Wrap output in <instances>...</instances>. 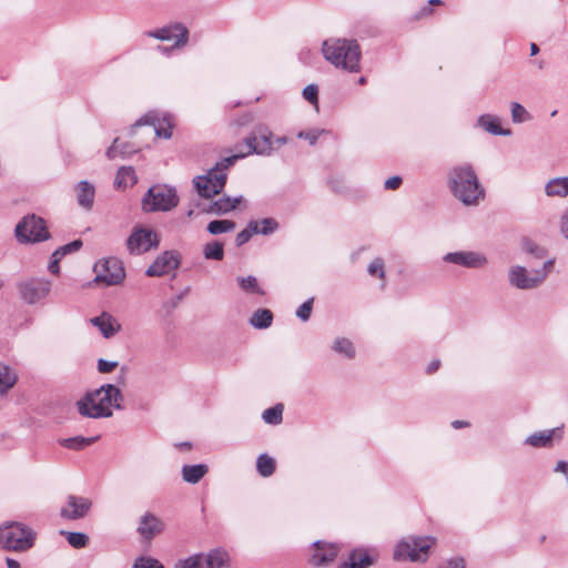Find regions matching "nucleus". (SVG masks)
I'll list each match as a JSON object with an SVG mask.
<instances>
[{
  "label": "nucleus",
  "instance_id": "nucleus-1",
  "mask_svg": "<svg viewBox=\"0 0 568 568\" xmlns=\"http://www.w3.org/2000/svg\"><path fill=\"white\" fill-rule=\"evenodd\" d=\"M273 134L267 129L261 130L258 136L251 134L243 141V145H236V153L226 156L211 168L205 175L196 176L193 180L194 186L200 196L211 199L220 194L226 183L227 170L239 159L250 154L271 155L274 151Z\"/></svg>",
  "mask_w": 568,
  "mask_h": 568
},
{
  "label": "nucleus",
  "instance_id": "nucleus-2",
  "mask_svg": "<svg viewBox=\"0 0 568 568\" xmlns=\"http://www.w3.org/2000/svg\"><path fill=\"white\" fill-rule=\"evenodd\" d=\"M123 395L113 384L102 385L100 388L88 392L77 402L80 415L89 418L111 417L113 408L121 409Z\"/></svg>",
  "mask_w": 568,
  "mask_h": 568
},
{
  "label": "nucleus",
  "instance_id": "nucleus-3",
  "mask_svg": "<svg viewBox=\"0 0 568 568\" xmlns=\"http://www.w3.org/2000/svg\"><path fill=\"white\" fill-rule=\"evenodd\" d=\"M448 186L453 195L464 205L471 206L485 197V189L479 183L477 174L468 163L453 166L447 175Z\"/></svg>",
  "mask_w": 568,
  "mask_h": 568
},
{
  "label": "nucleus",
  "instance_id": "nucleus-4",
  "mask_svg": "<svg viewBox=\"0 0 568 568\" xmlns=\"http://www.w3.org/2000/svg\"><path fill=\"white\" fill-rule=\"evenodd\" d=\"M322 52L324 58L336 68L348 72L361 70V47L356 40L331 38L323 42Z\"/></svg>",
  "mask_w": 568,
  "mask_h": 568
},
{
  "label": "nucleus",
  "instance_id": "nucleus-5",
  "mask_svg": "<svg viewBox=\"0 0 568 568\" xmlns=\"http://www.w3.org/2000/svg\"><path fill=\"white\" fill-rule=\"evenodd\" d=\"M437 539L433 536H406L395 546L393 559L396 561L425 562Z\"/></svg>",
  "mask_w": 568,
  "mask_h": 568
},
{
  "label": "nucleus",
  "instance_id": "nucleus-6",
  "mask_svg": "<svg viewBox=\"0 0 568 568\" xmlns=\"http://www.w3.org/2000/svg\"><path fill=\"white\" fill-rule=\"evenodd\" d=\"M36 534L21 523L0 526V546L9 551H27L34 545Z\"/></svg>",
  "mask_w": 568,
  "mask_h": 568
},
{
  "label": "nucleus",
  "instance_id": "nucleus-7",
  "mask_svg": "<svg viewBox=\"0 0 568 568\" xmlns=\"http://www.w3.org/2000/svg\"><path fill=\"white\" fill-rule=\"evenodd\" d=\"M555 264L554 258L542 262L540 268H532L530 272L521 265L511 266L508 271L509 284L518 290H532L544 283Z\"/></svg>",
  "mask_w": 568,
  "mask_h": 568
},
{
  "label": "nucleus",
  "instance_id": "nucleus-8",
  "mask_svg": "<svg viewBox=\"0 0 568 568\" xmlns=\"http://www.w3.org/2000/svg\"><path fill=\"white\" fill-rule=\"evenodd\" d=\"M179 204V197L173 187L166 185H153L144 194L142 199V211L150 212H168Z\"/></svg>",
  "mask_w": 568,
  "mask_h": 568
},
{
  "label": "nucleus",
  "instance_id": "nucleus-9",
  "mask_svg": "<svg viewBox=\"0 0 568 568\" xmlns=\"http://www.w3.org/2000/svg\"><path fill=\"white\" fill-rule=\"evenodd\" d=\"M14 234L19 243H40L50 239L45 221L36 214L24 216L16 225Z\"/></svg>",
  "mask_w": 568,
  "mask_h": 568
},
{
  "label": "nucleus",
  "instance_id": "nucleus-10",
  "mask_svg": "<svg viewBox=\"0 0 568 568\" xmlns=\"http://www.w3.org/2000/svg\"><path fill=\"white\" fill-rule=\"evenodd\" d=\"M94 282L104 283L108 286L119 285L125 278V270L122 261L116 257H108L94 264Z\"/></svg>",
  "mask_w": 568,
  "mask_h": 568
},
{
  "label": "nucleus",
  "instance_id": "nucleus-11",
  "mask_svg": "<svg viewBox=\"0 0 568 568\" xmlns=\"http://www.w3.org/2000/svg\"><path fill=\"white\" fill-rule=\"evenodd\" d=\"M229 555L225 550L213 549L209 554H196L175 564V568H227Z\"/></svg>",
  "mask_w": 568,
  "mask_h": 568
},
{
  "label": "nucleus",
  "instance_id": "nucleus-12",
  "mask_svg": "<svg viewBox=\"0 0 568 568\" xmlns=\"http://www.w3.org/2000/svg\"><path fill=\"white\" fill-rule=\"evenodd\" d=\"M160 240L155 231L143 226H134L126 240L130 254L140 255L152 248H158Z\"/></svg>",
  "mask_w": 568,
  "mask_h": 568
},
{
  "label": "nucleus",
  "instance_id": "nucleus-13",
  "mask_svg": "<svg viewBox=\"0 0 568 568\" xmlns=\"http://www.w3.org/2000/svg\"><path fill=\"white\" fill-rule=\"evenodd\" d=\"M18 290L21 298L29 305L42 302L51 292V282L43 278H30L20 282Z\"/></svg>",
  "mask_w": 568,
  "mask_h": 568
},
{
  "label": "nucleus",
  "instance_id": "nucleus-14",
  "mask_svg": "<svg viewBox=\"0 0 568 568\" xmlns=\"http://www.w3.org/2000/svg\"><path fill=\"white\" fill-rule=\"evenodd\" d=\"M141 125H150L159 138L170 139L172 136L173 123L170 114H160L158 111L149 112L134 123L132 131Z\"/></svg>",
  "mask_w": 568,
  "mask_h": 568
},
{
  "label": "nucleus",
  "instance_id": "nucleus-15",
  "mask_svg": "<svg viewBox=\"0 0 568 568\" xmlns=\"http://www.w3.org/2000/svg\"><path fill=\"white\" fill-rule=\"evenodd\" d=\"M443 262L465 268H484L488 264L487 256L478 251H455L443 256Z\"/></svg>",
  "mask_w": 568,
  "mask_h": 568
},
{
  "label": "nucleus",
  "instance_id": "nucleus-16",
  "mask_svg": "<svg viewBox=\"0 0 568 568\" xmlns=\"http://www.w3.org/2000/svg\"><path fill=\"white\" fill-rule=\"evenodd\" d=\"M145 36L161 40L174 41V47H184L189 39V30L182 23L164 26L158 30L148 31Z\"/></svg>",
  "mask_w": 568,
  "mask_h": 568
},
{
  "label": "nucleus",
  "instance_id": "nucleus-17",
  "mask_svg": "<svg viewBox=\"0 0 568 568\" xmlns=\"http://www.w3.org/2000/svg\"><path fill=\"white\" fill-rule=\"evenodd\" d=\"M180 255L175 251H165L160 254L146 268L145 275L150 277L163 276L180 266Z\"/></svg>",
  "mask_w": 568,
  "mask_h": 568
},
{
  "label": "nucleus",
  "instance_id": "nucleus-18",
  "mask_svg": "<svg viewBox=\"0 0 568 568\" xmlns=\"http://www.w3.org/2000/svg\"><path fill=\"white\" fill-rule=\"evenodd\" d=\"M92 501L85 497L69 495L60 509V516L68 520L83 518L91 509Z\"/></svg>",
  "mask_w": 568,
  "mask_h": 568
},
{
  "label": "nucleus",
  "instance_id": "nucleus-19",
  "mask_svg": "<svg viewBox=\"0 0 568 568\" xmlns=\"http://www.w3.org/2000/svg\"><path fill=\"white\" fill-rule=\"evenodd\" d=\"M242 196H222L215 201H210L209 203H199L197 207L202 213L212 215H224L235 210L237 205L242 202Z\"/></svg>",
  "mask_w": 568,
  "mask_h": 568
},
{
  "label": "nucleus",
  "instance_id": "nucleus-20",
  "mask_svg": "<svg viewBox=\"0 0 568 568\" xmlns=\"http://www.w3.org/2000/svg\"><path fill=\"white\" fill-rule=\"evenodd\" d=\"M339 551V548L335 544H328L325 541H315L313 544V552L310 561L312 565L321 567L326 566L335 560Z\"/></svg>",
  "mask_w": 568,
  "mask_h": 568
},
{
  "label": "nucleus",
  "instance_id": "nucleus-21",
  "mask_svg": "<svg viewBox=\"0 0 568 568\" xmlns=\"http://www.w3.org/2000/svg\"><path fill=\"white\" fill-rule=\"evenodd\" d=\"M164 529L163 521L152 513L144 514L139 523L138 532L144 539H152L154 536L161 534Z\"/></svg>",
  "mask_w": 568,
  "mask_h": 568
},
{
  "label": "nucleus",
  "instance_id": "nucleus-22",
  "mask_svg": "<svg viewBox=\"0 0 568 568\" xmlns=\"http://www.w3.org/2000/svg\"><path fill=\"white\" fill-rule=\"evenodd\" d=\"M562 437V429L560 427H556L548 430H541L536 432L531 435H529L525 439V445L531 446V447H550L552 445V440L555 438L561 439Z\"/></svg>",
  "mask_w": 568,
  "mask_h": 568
},
{
  "label": "nucleus",
  "instance_id": "nucleus-23",
  "mask_svg": "<svg viewBox=\"0 0 568 568\" xmlns=\"http://www.w3.org/2000/svg\"><path fill=\"white\" fill-rule=\"evenodd\" d=\"M90 323L100 331L104 338H111L121 329L116 320L106 312L90 318Z\"/></svg>",
  "mask_w": 568,
  "mask_h": 568
},
{
  "label": "nucleus",
  "instance_id": "nucleus-24",
  "mask_svg": "<svg viewBox=\"0 0 568 568\" xmlns=\"http://www.w3.org/2000/svg\"><path fill=\"white\" fill-rule=\"evenodd\" d=\"M375 561L376 556L372 555V550L356 548L349 554L348 561L343 562L339 568H367Z\"/></svg>",
  "mask_w": 568,
  "mask_h": 568
},
{
  "label": "nucleus",
  "instance_id": "nucleus-25",
  "mask_svg": "<svg viewBox=\"0 0 568 568\" xmlns=\"http://www.w3.org/2000/svg\"><path fill=\"white\" fill-rule=\"evenodd\" d=\"M78 204L89 211L92 209L95 196V187L88 181H80L75 187Z\"/></svg>",
  "mask_w": 568,
  "mask_h": 568
},
{
  "label": "nucleus",
  "instance_id": "nucleus-26",
  "mask_svg": "<svg viewBox=\"0 0 568 568\" xmlns=\"http://www.w3.org/2000/svg\"><path fill=\"white\" fill-rule=\"evenodd\" d=\"M478 125L486 132L494 135L508 136L511 134L510 129H503L499 119L490 114H483L478 118Z\"/></svg>",
  "mask_w": 568,
  "mask_h": 568
},
{
  "label": "nucleus",
  "instance_id": "nucleus-27",
  "mask_svg": "<svg viewBox=\"0 0 568 568\" xmlns=\"http://www.w3.org/2000/svg\"><path fill=\"white\" fill-rule=\"evenodd\" d=\"M236 283L245 294L258 296H264L266 294L265 290L260 285L258 280L253 275L237 276Z\"/></svg>",
  "mask_w": 568,
  "mask_h": 568
},
{
  "label": "nucleus",
  "instance_id": "nucleus-28",
  "mask_svg": "<svg viewBox=\"0 0 568 568\" xmlns=\"http://www.w3.org/2000/svg\"><path fill=\"white\" fill-rule=\"evenodd\" d=\"M545 193L547 196L565 197L568 195V176L554 178L545 185Z\"/></svg>",
  "mask_w": 568,
  "mask_h": 568
},
{
  "label": "nucleus",
  "instance_id": "nucleus-29",
  "mask_svg": "<svg viewBox=\"0 0 568 568\" xmlns=\"http://www.w3.org/2000/svg\"><path fill=\"white\" fill-rule=\"evenodd\" d=\"M207 470L209 467L205 464L184 465L182 467V478L189 484H197Z\"/></svg>",
  "mask_w": 568,
  "mask_h": 568
},
{
  "label": "nucleus",
  "instance_id": "nucleus-30",
  "mask_svg": "<svg viewBox=\"0 0 568 568\" xmlns=\"http://www.w3.org/2000/svg\"><path fill=\"white\" fill-rule=\"evenodd\" d=\"M138 148L128 142H121L120 139H114L112 145L106 150V156L113 160L118 156L125 158L132 153L138 152Z\"/></svg>",
  "mask_w": 568,
  "mask_h": 568
},
{
  "label": "nucleus",
  "instance_id": "nucleus-31",
  "mask_svg": "<svg viewBox=\"0 0 568 568\" xmlns=\"http://www.w3.org/2000/svg\"><path fill=\"white\" fill-rule=\"evenodd\" d=\"M332 349L346 359H354L356 356L354 343L346 337H336L333 342Z\"/></svg>",
  "mask_w": 568,
  "mask_h": 568
},
{
  "label": "nucleus",
  "instance_id": "nucleus-32",
  "mask_svg": "<svg viewBox=\"0 0 568 568\" xmlns=\"http://www.w3.org/2000/svg\"><path fill=\"white\" fill-rule=\"evenodd\" d=\"M98 438H99V436H95V437L74 436V437L59 439V444L67 449L82 450L85 447L93 444Z\"/></svg>",
  "mask_w": 568,
  "mask_h": 568
},
{
  "label": "nucleus",
  "instance_id": "nucleus-33",
  "mask_svg": "<svg viewBox=\"0 0 568 568\" xmlns=\"http://www.w3.org/2000/svg\"><path fill=\"white\" fill-rule=\"evenodd\" d=\"M138 182L135 171L131 166H122L118 170L114 184L119 189L133 186Z\"/></svg>",
  "mask_w": 568,
  "mask_h": 568
},
{
  "label": "nucleus",
  "instance_id": "nucleus-34",
  "mask_svg": "<svg viewBox=\"0 0 568 568\" xmlns=\"http://www.w3.org/2000/svg\"><path fill=\"white\" fill-rule=\"evenodd\" d=\"M248 227L255 234L270 235L277 230L278 223L272 217H266L261 221H251Z\"/></svg>",
  "mask_w": 568,
  "mask_h": 568
},
{
  "label": "nucleus",
  "instance_id": "nucleus-35",
  "mask_svg": "<svg viewBox=\"0 0 568 568\" xmlns=\"http://www.w3.org/2000/svg\"><path fill=\"white\" fill-rule=\"evenodd\" d=\"M273 313L267 308H258L255 311L250 320L253 327L264 329L272 325Z\"/></svg>",
  "mask_w": 568,
  "mask_h": 568
},
{
  "label": "nucleus",
  "instance_id": "nucleus-36",
  "mask_svg": "<svg viewBox=\"0 0 568 568\" xmlns=\"http://www.w3.org/2000/svg\"><path fill=\"white\" fill-rule=\"evenodd\" d=\"M276 463L267 454H261L256 459V470L262 477H270L274 474Z\"/></svg>",
  "mask_w": 568,
  "mask_h": 568
},
{
  "label": "nucleus",
  "instance_id": "nucleus-37",
  "mask_svg": "<svg viewBox=\"0 0 568 568\" xmlns=\"http://www.w3.org/2000/svg\"><path fill=\"white\" fill-rule=\"evenodd\" d=\"M205 260L222 261L224 258V245L219 241H211L203 246Z\"/></svg>",
  "mask_w": 568,
  "mask_h": 568
},
{
  "label": "nucleus",
  "instance_id": "nucleus-38",
  "mask_svg": "<svg viewBox=\"0 0 568 568\" xmlns=\"http://www.w3.org/2000/svg\"><path fill=\"white\" fill-rule=\"evenodd\" d=\"M17 382V375L12 369L0 363V394L7 393L14 386Z\"/></svg>",
  "mask_w": 568,
  "mask_h": 568
},
{
  "label": "nucleus",
  "instance_id": "nucleus-39",
  "mask_svg": "<svg viewBox=\"0 0 568 568\" xmlns=\"http://www.w3.org/2000/svg\"><path fill=\"white\" fill-rule=\"evenodd\" d=\"M235 227H236V224L234 221L214 220L207 224L206 231L212 235H219L222 233L232 232Z\"/></svg>",
  "mask_w": 568,
  "mask_h": 568
},
{
  "label": "nucleus",
  "instance_id": "nucleus-40",
  "mask_svg": "<svg viewBox=\"0 0 568 568\" xmlns=\"http://www.w3.org/2000/svg\"><path fill=\"white\" fill-rule=\"evenodd\" d=\"M283 405L276 404L267 409H265L262 414V418L266 424L270 425H278L283 419Z\"/></svg>",
  "mask_w": 568,
  "mask_h": 568
},
{
  "label": "nucleus",
  "instance_id": "nucleus-41",
  "mask_svg": "<svg viewBox=\"0 0 568 568\" xmlns=\"http://www.w3.org/2000/svg\"><path fill=\"white\" fill-rule=\"evenodd\" d=\"M511 121L516 124L525 123L532 120V115L526 110L524 105L518 102L510 104Z\"/></svg>",
  "mask_w": 568,
  "mask_h": 568
},
{
  "label": "nucleus",
  "instance_id": "nucleus-42",
  "mask_svg": "<svg viewBox=\"0 0 568 568\" xmlns=\"http://www.w3.org/2000/svg\"><path fill=\"white\" fill-rule=\"evenodd\" d=\"M62 535L67 536L68 542L77 549L84 548L89 542V537L84 532L79 531H61Z\"/></svg>",
  "mask_w": 568,
  "mask_h": 568
},
{
  "label": "nucleus",
  "instance_id": "nucleus-43",
  "mask_svg": "<svg viewBox=\"0 0 568 568\" xmlns=\"http://www.w3.org/2000/svg\"><path fill=\"white\" fill-rule=\"evenodd\" d=\"M523 248L526 253L530 254L531 256L538 260H544L547 256L546 248L536 244L534 241L529 239L524 240Z\"/></svg>",
  "mask_w": 568,
  "mask_h": 568
},
{
  "label": "nucleus",
  "instance_id": "nucleus-44",
  "mask_svg": "<svg viewBox=\"0 0 568 568\" xmlns=\"http://www.w3.org/2000/svg\"><path fill=\"white\" fill-rule=\"evenodd\" d=\"M132 568H164V566L155 558L142 556L135 559Z\"/></svg>",
  "mask_w": 568,
  "mask_h": 568
},
{
  "label": "nucleus",
  "instance_id": "nucleus-45",
  "mask_svg": "<svg viewBox=\"0 0 568 568\" xmlns=\"http://www.w3.org/2000/svg\"><path fill=\"white\" fill-rule=\"evenodd\" d=\"M367 272L371 276H377L378 278L385 277L384 261L381 257L374 258L368 267Z\"/></svg>",
  "mask_w": 568,
  "mask_h": 568
},
{
  "label": "nucleus",
  "instance_id": "nucleus-46",
  "mask_svg": "<svg viewBox=\"0 0 568 568\" xmlns=\"http://www.w3.org/2000/svg\"><path fill=\"white\" fill-rule=\"evenodd\" d=\"M313 302L314 298L311 297L307 301H305L297 310H296V316L303 321L307 322L311 318L312 310H313Z\"/></svg>",
  "mask_w": 568,
  "mask_h": 568
},
{
  "label": "nucleus",
  "instance_id": "nucleus-47",
  "mask_svg": "<svg viewBox=\"0 0 568 568\" xmlns=\"http://www.w3.org/2000/svg\"><path fill=\"white\" fill-rule=\"evenodd\" d=\"M82 244L81 240H74L71 243L58 247L55 250V255L65 256L69 253L77 252L81 248Z\"/></svg>",
  "mask_w": 568,
  "mask_h": 568
},
{
  "label": "nucleus",
  "instance_id": "nucleus-48",
  "mask_svg": "<svg viewBox=\"0 0 568 568\" xmlns=\"http://www.w3.org/2000/svg\"><path fill=\"white\" fill-rule=\"evenodd\" d=\"M303 97L311 103H317L318 100V88L315 84H310L304 88Z\"/></svg>",
  "mask_w": 568,
  "mask_h": 568
},
{
  "label": "nucleus",
  "instance_id": "nucleus-49",
  "mask_svg": "<svg viewBox=\"0 0 568 568\" xmlns=\"http://www.w3.org/2000/svg\"><path fill=\"white\" fill-rule=\"evenodd\" d=\"M322 132H323V131H317V130H313V131H300V132L297 133V138H300V139H304V140H307V141L310 142V144H311V145H314V144L317 142V140H318V138H320V135H321V133H322Z\"/></svg>",
  "mask_w": 568,
  "mask_h": 568
},
{
  "label": "nucleus",
  "instance_id": "nucleus-50",
  "mask_svg": "<svg viewBox=\"0 0 568 568\" xmlns=\"http://www.w3.org/2000/svg\"><path fill=\"white\" fill-rule=\"evenodd\" d=\"M253 234H255V233L248 226L245 230L237 233V235L235 237L236 246H242L245 243H247Z\"/></svg>",
  "mask_w": 568,
  "mask_h": 568
},
{
  "label": "nucleus",
  "instance_id": "nucleus-51",
  "mask_svg": "<svg viewBox=\"0 0 568 568\" xmlns=\"http://www.w3.org/2000/svg\"><path fill=\"white\" fill-rule=\"evenodd\" d=\"M118 366V362H111L103 358L98 361V369L102 374L111 373Z\"/></svg>",
  "mask_w": 568,
  "mask_h": 568
},
{
  "label": "nucleus",
  "instance_id": "nucleus-52",
  "mask_svg": "<svg viewBox=\"0 0 568 568\" xmlns=\"http://www.w3.org/2000/svg\"><path fill=\"white\" fill-rule=\"evenodd\" d=\"M63 256L55 255V251L52 253L50 263L48 265V270L50 273L58 275L60 273V266L59 263Z\"/></svg>",
  "mask_w": 568,
  "mask_h": 568
},
{
  "label": "nucleus",
  "instance_id": "nucleus-53",
  "mask_svg": "<svg viewBox=\"0 0 568 568\" xmlns=\"http://www.w3.org/2000/svg\"><path fill=\"white\" fill-rule=\"evenodd\" d=\"M402 178L398 175L387 179L384 183L386 190H397L402 185Z\"/></svg>",
  "mask_w": 568,
  "mask_h": 568
},
{
  "label": "nucleus",
  "instance_id": "nucleus-54",
  "mask_svg": "<svg viewBox=\"0 0 568 568\" xmlns=\"http://www.w3.org/2000/svg\"><path fill=\"white\" fill-rule=\"evenodd\" d=\"M560 232L564 235V237L568 240V209L561 215Z\"/></svg>",
  "mask_w": 568,
  "mask_h": 568
},
{
  "label": "nucleus",
  "instance_id": "nucleus-55",
  "mask_svg": "<svg viewBox=\"0 0 568 568\" xmlns=\"http://www.w3.org/2000/svg\"><path fill=\"white\" fill-rule=\"evenodd\" d=\"M439 365H440L439 361H433L428 364L426 372L428 374H433L439 368Z\"/></svg>",
  "mask_w": 568,
  "mask_h": 568
},
{
  "label": "nucleus",
  "instance_id": "nucleus-56",
  "mask_svg": "<svg viewBox=\"0 0 568 568\" xmlns=\"http://www.w3.org/2000/svg\"><path fill=\"white\" fill-rule=\"evenodd\" d=\"M273 143H274V150L280 149L282 145L287 143V138L286 136L276 138L275 140H273Z\"/></svg>",
  "mask_w": 568,
  "mask_h": 568
},
{
  "label": "nucleus",
  "instance_id": "nucleus-57",
  "mask_svg": "<svg viewBox=\"0 0 568 568\" xmlns=\"http://www.w3.org/2000/svg\"><path fill=\"white\" fill-rule=\"evenodd\" d=\"M6 564H7V567L8 568H21V565L18 560L13 559V558H7L6 559Z\"/></svg>",
  "mask_w": 568,
  "mask_h": 568
},
{
  "label": "nucleus",
  "instance_id": "nucleus-58",
  "mask_svg": "<svg viewBox=\"0 0 568 568\" xmlns=\"http://www.w3.org/2000/svg\"><path fill=\"white\" fill-rule=\"evenodd\" d=\"M176 47H174V44L172 47H165V45H158L156 49L163 53V54H169L173 49H175Z\"/></svg>",
  "mask_w": 568,
  "mask_h": 568
},
{
  "label": "nucleus",
  "instance_id": "nucleus-59",
  "mask_svg": "<svg viewBox=\"0 0 568 568\" xmlns=\"http://www.w3.org/2000/svg\"><path fill=\"white\" fill-rule=\"evenodd\" d=\"M468 425H469V424H468V422H465V420H454V422L452 423V426H453L454 428H456V429H459V428L466 427V426H468Z\"/></svg>",
  "mask_w": 568,
  "mask_h": 568
},
{
  "label": "nucleus",
  "instance_id": "nucleus-60",
  "mask_svg": "<svg viewBox=\"0 0 568 568\" xmlns=\"http://www.w3.org/2000/svg\"><path fill=\"white\" fill-rule=\"evenodd\" d=\"M176 447H179L181 449H191L192 445L189 442H182V443L176 444Z\"/></svg>",
  "mask_w": 568,
  "mask_h": 568
},
{
  "label": "nucleus",
  "instance_id": "nucleus-61",
  "mask_svg": "<svg viewBox=\"0 0 568 568\" xmlns=\"http://www.w3.org/2000/svg\"><path fill=\"white\" fill-rule=\"evenodd\" d=\"M539 52V47L536 43H530V54L536 55Z\"/></svg>",
  "mask_w": 568,
  "mask_h": 568
},
{
  "label": "nucleus",
  "instance_id": "nucleus-62",
  "mask_svg": "<svg viewBox=\"0 0 568 568\" xmlns=\"http://www.w3.org/2000/svg\"><path fill=\"white\" fill-rule=\"evenodd\" d=\"M125 376H126V368L122 367L121 368V375L119 376V383L120 384L124 383Z\"/></svg>",
  "mask_w": 568,
  "mask_h": 568
},
{
  "label": "nucleus",
  "instance_id": "nucleus-63",
  "mask_svg": "<svg viewBox=\"0 0 568 568\" xmlns=\"http://www.w3.org/2000/svg\"><path fill=\"white\" fill-rule=\"evenodd\" d=\"M430 12H432V10H430V9H428V8H424V9L420 11L419 16H420V17H422V16H427V14H430Z\"/></svg>",
  "mask_w": 568,
  "mask_h": 568
},
{
  "label": "nucleus",
  "instance_id": "nucleus-64",
  "mask_svg": "<svg viewBox=\"0 0 568 568\" xmlns=\"http://www.w3.org/2000/svg\"><path fill=\"white\" fill-rule=\"evenodd\" d=\"M430 6H438L442 4V0H429Z\"/></svg>",
  "mask_w": 568,
  "mask_h": 568
}]
</instances>
